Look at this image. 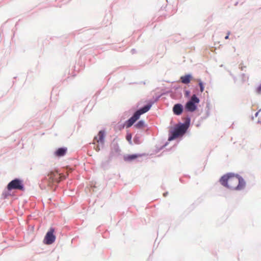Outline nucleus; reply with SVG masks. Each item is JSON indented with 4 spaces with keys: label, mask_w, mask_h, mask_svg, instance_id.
Listing matches in <instances>:
<instances>
[{
    "label": "nucleus",
    "mask_w": 261,
    "mask_h": 261,
    "mask_svg": "<svg viewBox=\"0 0 261 261\" xmlns=\"http://www.w3.org/2000/svg\"><path fill=\"white\" fill-rule=\"evenodd\" d=\"M105 136V132L104 130H100L98 133L97 136L95 137L94 141H95L98 144H104V139Z\"/></svg>",
    "instance_id": "obj_7"
},
{
    "label": "nucleus",
    "mask_w": 261,
    "mask_h": 261,
    "mask_svg": "<svg viewBox=\"0 0 261 261\" xmlns=\"http://www.w3.org/2000/svg\"><path fill=\"white\" fill-rule=\"evenodd\" d=\"M55 229L53 228H50L49 231L46 234L44 242L45 244L50 245L53 244L56 239V236L54 234Z\"/></svg>",
    "instance_id": "obj_6"
},
{
    "label": "nucleus",
    "mask_w": 261,
    "mask_h": 261,
    "mask_svg": "<svg viewBox=\"0 0 261 261\" xmlns=\"http://www.w3.org/2000/svg\"><path fill=\"white\" fill-rule=\"evenodd\" d=\"M95 150L97 151H99L100 150V147L98 145H97L96 146V147H95Z\"/></svg>",
    "instance_id": "obj_16"
},
{
    "label": "nucleus",
    "mask_w": 261,
    "mask_h": 261,
    "mask_svg": "<svg viewBox=\"0 0 261 261\" xmlns=\"http://www.w3.org/2000/svg\"><path fill=\"white\" fill-rule=\"evenodd\" d=\"M198 82L199 83V86L200 87V92H202L204 91V86H203V84L202 82L201 81V80H198Z\"/></svg>",
    "instance_id": "obj_14"
},
{
    "label": "nucleus",
    "mask_w": 261,
    "mask_h": 261,
    "mask_svg": "<svg viewBox=\"0 0 261 261\" xmlns=\"http://www.w3.org/2000/svg\"><path fill=\"white\" fill-rule=\"evenodd\" d=\"M199 99L194 94L192 96L190 100L185 105V109L189 112H193L197 109V105L199 103Z\"/></svg>",
    "instance_id": "obj_3"
},
{
    "label": "nucleus",
    "mask_w": 261,
    "mask_h": 261,
    "mask_svg": "<svg viewBox=\"0 0 261 261\" xmlns=\"http://www.w3.org/2000/svg\"><path fill=\"white\" fill-rule=\"evenodd\" d=\"M144 126V122L143 121H139L135 125V127L137 128H142Z\"/></svg>",
    "instance_id": "obj_12"
},
{
    "label": "nucleus",
    "mask_w": 261,
    "mask_h": 261,
    "mask_svg": "<svg viewBox=\"0 0 261 261\" xmlns=\"http://www.w3.org/2000/svg\"><path fill=\"white\" fill-rule=\"evenodd\" d=\"M7 189L9 191H11L12 190H19L21 191L24 190L22 181L18 179H15L10 182L7 185Z\"/></svg>",
    "instance_id": "obj_5"
},
{
    "label": "nucleus",
    "mask_w": 261,
    "mask_h": 261,
    "mask_svg": "<svg viewBox=\"0 0 261 261\" xmlns=\"http://www.w3.org/2000/svg\"><path fill=\"white\" fill-rule=\"evenodd\" d=\"M151 105H148L142 108V109L138 110L135 113L134 115L130 117L126 122L125 126L127 128L132 126L133 124L140 118L141 115L147 112L151 108Z\"/></svg>",
    "instance_id": "obj_2"
},
{
    "label": "nucleus",
    "mask_w": 261,
    "mask_h": 261,
    "mask_svg": "<svg viewBox=\"0 0 261 261\" xmlns=\"http://www.w3.org/2000/svg\"><path fill=\"white\" fill-rule=\"evenodd\" d=\"M126 140L129 142V143H132V135L130 134H128L126 137Z\"/></svg>",
    "instance_id": "obj_15"
},
{
    "label": "nucleus",
    "mask_w": 261,
    "mask_h": 261,
    "mask_svg": "<svg viewBox=\"0 0 261 261\" xmlns=\"http://www.w3.org/2000/svg\"><path fill=\"white\" fill-rule=\"evenodd\" d=\"M258 113H259V111H258V112H257L255 113V117H257V116H258Z\"/></svg>",
    "instance_id": "obj_18"
},
{
    "label": "nucleus",
    "mask_w": 261,
    "mask_h": 261,
    "mask_svg": "<svg viewBox=\"0 0 261 261\" xmlns=\"http://www.w3.org/2000/svg\"><path fill=\"white\" fill-rule=\"evenodd\" d=\"M67 150L65 147L59 148L56 151L55 154L58 157L63 156L66 154Z\"/></svg>",
    "instance_id": "obj_9"
},
{
    "label": "nucleus",
    "mask_w": 261,
    "mask_h": 261,
    "mask_svg": "<svg viewBox=\"0 0 261 261\" xmlns=\"http://www.w3.org/2000/svg\"><path fill=\"white\" fill-rule=\"evenodd\" d=\"M192 78V77L190 74H187L185 76H181L180 80L183 84H188L190 83Z\"/></svg>",
    "instance_id": "obj_10"
},
{
    "label": "nucleus",
    "mask_w": 261,
    "mask_h": 261,
    "mask_svg": "<svg viewBox=\"0 0 261 261\" xmlns=\"http://www.w3.org/2000/svg\"><path fill=\"white\" fill-rule=\"evenodd\" d=\"M48 176L49 180L50 181L54 182L55 180L54 178L56 176V174L55 173H50L48 175Z\"/></svg>",
    "instance_id": "obj_13"
},
{
    "label": "nucleus",
    "mask_w": 261,
    "mask_h": 261,
    "mask_svg": "<svg viewBox=\"0 0 261 261\" xmlns=\"http://www.w3.org/2000/svg\"><path fill=\"white\" fill-rule=\"evenodd\" d=\"M228 37H229V34H228V35L225 37V39H228Z\"/></svg>",
    "instance_id": "obj_17"
},
{
    "label": "nucleus",
    "mask_w": 261,
    "mask_h": 261,
    "mask_svg": "<svg viewBox=\"0 0 261 261\" xmlns=\"http://www.w3.org/2000/svg\"><path fill=\"white\" fill-rule=\"evenodd\" d=\"M220 182L223 186L231 190H241L245 186V182L242 177L232 174L223 176Z\"/></svg>",
    "instance_id": "obj_1"
},
{
    "label": "nucleus",
    "mask_w": 261,
    "mask_h": 261,
    "mask_svg": "<svg viewBox=\"0 0 261 261\" xmlns=\"http://www.w3.org/2000/svg\"><path fill=\"white\" fill-rule=\"evenodd\" d=\"M188 126L185 124H182L175 128L172 133V136L169 137V140H171L178 137L183 135L186 132Z\"/></svg>",
    "instance_id": "obj_4"
},
{
    "label": "nucleus",
    "mask_w": 261,
    "mask_h": 261,
    "mask_svg": "<svg viewBox=\"0 0 261 261\" xmlns=\"http://www.w3.org/2000/svg\"><path fill=\"white\" fill-rule=\"evenodd\" d=\"M139 156H140V155H139V154L127 155L124 157V160L125 161L129 162V161H132L134 160H135Z\"/></svg>",
    "instance_id": "obj_11"
},
{
    "label": "nucleus",
    "mask_w": 261,
    "mask_h": 261,
    "mask_svg": "<svg viewBox=\"0 0 261 261\" xmlns=\"http://www.w3.org/2000/svg\"><path fill=\"white\" fill-rule=\"evenodd\" d=\"M183 111V107L181 104H175L173 108V112L176 115H180Z\"/></svg>",
    "instance_id": "obj_8"
}]
</instances>
